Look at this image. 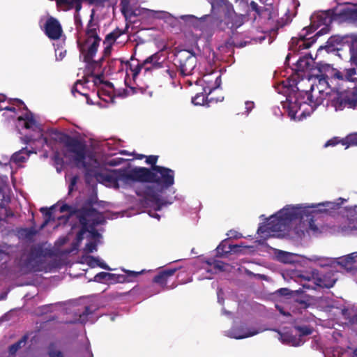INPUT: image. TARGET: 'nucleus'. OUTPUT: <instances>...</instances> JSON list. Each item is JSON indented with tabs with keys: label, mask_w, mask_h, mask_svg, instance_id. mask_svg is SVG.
Returning <instances> with one entry per match:
<instances>
[{
	"label": "nucleus",
	"mask_w": 357,
	"mask_h": 357,
	"mask_svg": "<svg viewBox=\"0 0 357 357\" xmlns=\"http://www.w3.org/2000/svg\"><path fill=\"white\" fill-rule=\"evenodd\" d=\"M98 30H99V24L94 22L93 14H91L85 31L86 38L80 47V52L83 54L84 62L93 69L101 67L105 58L110 55L112 49V45L107 44L104 48L102 57L98 61L93 59L101 41Z\"/></svg>",
	"instance_id": "1"
},
{
	"label": "nucleus",
	"mask_w": 357,
	"mask_h": 357,
	"mask_svg": "<svg viewBox=\"0 0 357 357\" xmlns=\"http://www.w3.org/2000/svg\"><path fill=\"white\" fill-rule=\"evenodd\" d=\"M326 93L327 105L330 104L336 111L345 107L355 109L357 107V93L354 89L338 91L331 90Z\"/></svg>",
	"instance_id": "2"
},
{
	"label": "nucleus",
	"mask_w": 357,
	"mask_h": 357,
	"mask_svg": "<svg viewBox=\"0 0 357 357\" xmlns=\"http://www.w3.org/2000/svg\"><path fill=\"white\" fill-rule=\"evenodd\" d=\"M308 82L314 79L322 86H328L332 79L344 80L343 73L333 66L319 62L311 69V73L308 75Z\"/></svg>",
	"instance_id": "3"
},
{
	"label": "nucleus",
	"mask_w": 357,
	"mask_h": 357,
	"mask_svg": "<svg viewBox=\"0 0 357 357\" xmlns=\"http://www.w3.org/2000/svg\"><path fill=\"white\" fill-rule=\"evenodd\" d=\"M308 82L314 79L322 86H328L332 79L344 80L343 73L333 66L319 62L311 69V73L308 75Z\"/></svg>",
	"instance_id": "4"
},
{
	"label": "nucleus",
	"mask_w": 357,
	"mask_h": 357,
	"mask_svg": "<svg viewBox=\"0 0 357 357\" xmlns=\"http://www.w3.org/2000/svg\"><path fill=\"white\" fill-rule=\"evenodd\" d=\"M123 174L122 169L99 172L87 168L85 176L87 182L89 176H93L98 182L107 187L119 189L120 186L125 188L124 179L122 178Z\"/></svg>",
	"instance_id": "5"
},
{
	"label": "nucleus",
	"mask_w": 357,
	"mask_h": 357,
	"mask_svg": "<svg viewBox=\"0 0 357 357\" xmlns=\"http://www.w3.org/2000/svg\"><path fill=\"white\" fill-rule=\"evenodd\" d=\"M79 220L81 225L97 226L102 222V217L99 211L93 207L92 200H87L77 211L72 212Z\"/></svg>",
	"instance_id": "6"
},
{
	"label": "nucleus",
	"mask_w": 357,
	"mask_h": 357,
	"mask_svg": "<svg viewBox=\"0 0 357 357\" xmlns=\"http://www.w3.org/2000/svg\"><path fill=\"white\" fill-rule=\"evenodd\" d=\"M196 54L188 50H175L174 63L182 76H188L192 73L197 66Z\"/></svg>",
	"instance_id": "7"
},
{
	"label": "nucleus",
	"mask_w": 357,
	"mask_h": 357,
	"mask_svg": "<svg viewBox=\"0 0 357 357\" xmlns=\"http://www.w3.org/2000/svg\"><path fill=\"white\" fill-rule=\"evenodd\" d=\"M60 142L63 144L67 151L73 153L74 160L77 163H82L83 167L87 169L85 162L86 156V145L79 139L72 137L68 134H61L59 137Z\"/></svg>",
	"instance_id": "8"
},
{
	"label": "nucleus",
	"mask_w": 357,
	"mask_h": 357,
	"mask_svg": "<svg viewBox=\"0 0 357 357\" xmlns=\"http://www.w3.org/2000/svg\"><path fill=\"white\" fill-rule=\"evenodd\" d=\"M245 18V15L235 12L232 4H227V7L223 8V17L218 26L222 30L229 29L234 33L244 24Z\"/></svg>",
	"instance_id": "9"
},
{
	"label": "nucleus",
	"mask_w": 357,
	"mask_h": 357,
	"mask_svg": "<svg viewBox=\"0 0 357 357\" xmlns=\"http://www.w3.org/2000/svg\"><path fill=\"white\" fill-rule=\"evenodd\" d=\"M335 13V8H333L314 15L311 18L310 29L312 31H314L318 27L324 26V27L319 31H320V36L327 33L329 31L331 24L333 21H337V17Z\"/></svg>",
	"instance_id": "10"
},
{
	"label": "nucleus",
	"mask_w": 357,
	"mask_h": 357,
	"mask_svg": "<svg viewBox=\"0 0 357 357\" xmlns=\"http://www.w3.org/2000/svg\"><path fill=\"white\" fill-rule=\"evenodd\" d=\"M122 169L123 170L122 178L124 179L125 188L132 181L151 183V179L154 176L151 169L146 167H134L130 170Z\"/></svg>",
	"instance_id": "11"
},
{
	"label": "nucleus",
	"mask_w": 357,
	"mask_h": 357,
	"mask_svg": "<svg viewBox=\"0 0 357 357\" xmlns=\"http://www.w3.org/2000/svg\"><path fill=\"white\" fill-rule=\"evenodd\" d=\"M153 178L151 183H156L162 189H167L174 183V172L167 167L154 166L151 167Z\"/></svg>",
	"instance_id": "12"
},
{
	"label": "nucleus",
	"mask_w": 357,
	"mask_h": 357,
	"mask_svg": "<svg viewBox=\"0 0 357 357\" xmlns=\"http://www.w3.org/2000/svg\"><path fill=\"white\" fill-rule=\"evenodd\" d=\"M137 196L143 197L145 200L155 204V211L161 210L163 206L169 204L170 202H165L160 197L159 194L154 187L142 184L135 190Z\"/></svg>",
	"instance_id": "13"
},
{
	"label": "nucleus",
	"mask_w": 357,
	"mask_h": 357,
	"mask_svg": "<svg viewBox=\"0 0 357 357\" xmlns=\"http://www.w3.org/2000/svg\"><path fill=\"white\" fill-rule=\"evenodd\" d=\"M309 32L300 33L297 37H293L289 43V50L294 53H298L301 50L310 48L320 36V31L317 32L313 36L307 37Z\"/></svg>",
	"instance_id": "14"
},
{
	"label": "nucleus",
	"mask_w": 357,
	"mask_h": 357,
	"mask_svg": "<svg viewBox=\"0 0 357 357\" xmlns=\"http://www.w3.org/2000/svg\"><path fill=\"white\" fill-rule=\"evenodd\" d=\"M289 225L283 220V218L277 213L275 215H272L268 219V223L259 227L258 234H266L270 235L271 232H284L287 230Z\"/></svg>",
	"instance_id": "15"
},
{
	"label": "nucleus",
	"mask_w": 357,
	"mask_h": 357,
	"mask_svg": "<svg viewBox=\"0 0 357 357\" xmlns=\"http://www.w3.org/2000/svg\"><path fill=\"white\" fill-rule=\"evenodd\" d=\"M307 90H301L297 86V91L287 97V107L290 115L294 116L301 109L302 104H306Z\"/></svg>",
	"instance_id": "16"
},
{
	"label": "nucleus",
	"mask_w": 357,
	"mask_h": 357,
	"mask_svg": "<svg viewBox=\"0 0 357 357\" xmlns=\"http://www.w3.org/2000/svg\"><path fill=\"white\" fill-rule=\"evenodd\" d=\"M44 32L50 40H59L62 36L63 29L59 20L50 16L44 24Z\"/></svg>",
	"instance_id": "17"
},
{
	"label": "nucleus",
	"mask_w": 357,
	"mask_h": 357,
	"mask_svg": "<svg viewBox=\"0 0 357 357\" xmlns=\"http://www.w3.org/2000/svg\"><path fill=\"white\" fill-rule=\"evenodd\" d=\"M335 12L338 22L357 21V8L338 5L335 7Z\"/></svg>",
	"instance_id": "18"
},
{
	"label": "nucleus",
	"mask_w": 357,
	"mask_h": 357,
	"mask_svg": "<svg viewBox=\"0 0 357 357\" xmlns=\"http://www.w3.org/2000/svg\"><path fill=\"white\" fill-rule=\"evenodd\" d=\"M178 268H166L158 272L153 278V282L159 284L166 289H172L174 287H168L167 282L174 276Z\"/></svg>",
	"instance_id": "19"
},
{
	"label": "nucleus",
	"mask_w": 357,
	"mask_h": 357,
	"mask_svg": "<svg viewBox=\"0 0 357 357\" xmlns=\"http://www.w3.org/2000/svg\"><path fill=\"white\" fill-rule=\"evenodd\" d=\"M306 104L312 108L323 104L325 97L320 96L316 91L314 84H311L310 90H307Z\"/></svg>",
	"instance_id": "20"
},
{
	"label": "nucleus",
	"mask_w": 357,
	"mask_h": 357,
	"mask_svg": "<svg viewBox=\"0 0 357 357\" xmlns=\"http://www.w3.org/2000/svg\"><path fill=\"white\" fill-rule=\"evenodd\" d=\"M18 122L23 123V127L26 129H30L33 131H40V125L34 119L33 114L31 112H26L24 116L17 118Z\"/></svg>",
	"instance_id": "21"
},
{
	"label": "nucleus",
	"mask_w": 357,
	"mask_h": 357,
	"mask_svg": "<svg viewBox=\"0 0 357 357\" xmlns=\"http://www.w3.org/2000/svg\"><path fill=\"white\" fill-rule=\"evenodd\" d=\"M278 213L289 225L292 220L301 217L300 211L297 207H284Z\"/></svg>",
	"instance_id": "22"
},
{
	"label": "nucleus",
	"mask_w": 357,
	"mask_h": 357,
	"mask_svg": "<svg viewBox=\"0 0 357 357\" xmlns=\"http://www.w3.org/2000/svg\"><path fill=\"white\" fill-rule=\"evenodd\" d=\"M335 282L336 279L333 278V274L331 273L315 278V282H317L316 284L317 285V288L330 289L333 287Z\"/></svg>",
	"instance_id": "23"
},
{
	"label": "nucleus",
	"mask_w": 357,
	"mask_h": 357,
	"mask_svg": "<svg viewBox=\"0 0 357 357\" xmlns=\"http://www.w3.org/2000/svg\"><path fill=\"white\" fill-rule=\"evenodd\" d=\"M349 45V61L357 68V37H350L347 39Z\"/></svg>",
	"instance_id": "24"
},
{
	"label": "nucleus",
	"mask_w": 357,
	"mask_h": 357,
	"mask_svg": "<svg viewBox=\"0 0 357 357\" xmlns=\"http://www.w3.org/2000/svg\"><path fill=\"white\" fill-rule=\"evenodd\" d=\"M311 63H314L311 54H306L297 60L295 70L304 72L310 68Z\"/></svg>",
	"instance_id": "25"
},
{
	"label": "nucleus",
	"mask_w": 357,
	"mask_h": 357,
	"mask_svg": "<svg viewBox=\"0 0 357 357\" xmlns=\"http://www.w3.org/2000/svg\"><path fill=\"white\" fill-rule=\"evenodd\" d=\"M242 247L238 245H228L227 244L226 241H222L219 245L217 247V256L222 257L225 254L230 253V252H237L239 250V248Z\"/></svg>",
	"instance_id": "26"
},
{
	"label": "nucleus",
	"mask_w": 357,
	"mask_h": 357,
	"mask_svg": "<svg viewBox=\"0 0 357 357\" xmlns=\"http://www.w3.org/2000/svg\"><path fill=\"white\" fill-rule=\"evenodd\" d=\"M33 151H29L26 147L15 152L11 156V161L17 165L26 162Z\"/></svg>",
	"instance_id": "27"
},
{
	"label": "nucleus",
	"mask_w": 357,
	"mask_h": 357,
	"mask_svg": "<svg viewBox=\"0 0 357 357\" xmlns=\"http://www.w3.org/2000/svg\"><path fill=\"white\" fill-rule=\"evenodd\" d=\"M293 233L298 238H302L305 237V234H307L305 220H301L294 227Z\"/></svg>",
	"instance_id": "28"
},
{
	"label": "nucleus",
	"mask_w": 357,
	"mask_h": 357,
	"mask_svg": "<svg viewBox=\"0 0 357 357\" xmlns=\"http://www.w3.org/2000/svg\"><path fill=\"white\" fill-rule=\"evenodd\" d=\"M221 75L217 73H215L214 81L213 82L212 85L204 86L202 90H204L206 93L210 94L214 90L219 88L221 85Z\"/></svg>",
	"instance_id": "29"
},
{
	"label": "nucleus",
	"mask_w": 357,
	"mask_h": 357,
	"mask_svg": "<svg viewBox=\"0 0 357 357\" xmlns=\"http://www.w3.org/2000/svg\"><path fill=\"white\" fill-rule=\"evenodd\" d=\"M123 33V31L121 29L116 28L114 31L107 34L104 40V43L113 45L116 40Z\"/></svg>",
	"instance_id": "30"
},
{
	"label": "nucleus",
	"mask_w": 357,
	"mask_h": 357,
	"mask_svg": "<svg viewBox=\"0 0 357 357\" xmlns=\"http://www.w3.org/2000/svg\"><path fill=\"white\" fill-rule=\"evenodd\" d=\"M28 339V336L24 335L22 338L14 344H11L8 348V351L10 355H14L17 351L25 344Z\"/></svg>",
	"instance_id": "31"
},
{
	"label": "nucleus",
	"mask_w": 357,
	"mask_h": 357,
	"mask_svg": "<svg viewBox=\"0 0 357 357\" xmlns=\"http://www.w3.org/2000/svg\"><path fill=\"white\" fill-rule=\"evenodd\" d=\"M208 95L204 90L201 93H197L195 96L192 98V104L195 105H204L207 100Z\"/></svg>",
	"instance_id": "32"
},
{
	"label": "nucleus",
	"mask_w": 357,
	"mask_h": 357,
	"mask_svg": "<svg viewBox=\"0 0 357 357\" xmlns=\"http://www.w3.org/2000/svg\"><path fill=\"white\" fill-rule=\"evenodd\" d=\"M305 222L308 235H310V232H312L313 234L319 232V229L318 226L315 224L314 220L313 219L312 217H307V220H305Z\"/></svg>",
	"instance_id": "33"
},
{
	"label": "nucleus",
	"mask_w": 357,
	"mask_h": 357,
	"mask_svg": "<svg viewBox=\"0 0 357 357\" xmlns=\"http://www.w3.org/2000/svg\"><path fill=\"white\" fill-rule=\"evenodd\" d=\"M313 79L314 81L312 84H314L317 92L320 96H323L324 97H325V99H326L328 98V96H326V93L328 91H331V90H332L331 89L330 84L328 86H322L319 84V82L317 80H315L314 79Z\"/></svg>",
	"instance_id": "34"
},
{
	"label": "nucleus",
	"mask_w": 357,
	"mask_h": 357,
	"mask_svg": "<svg viewBox=\"0 0 357 357\" xmlns=\"http://www.w3.org/2000/svg\"><path fill=\"white\" fill-rule=\"evenodd\" d=\"M339 144H341L342 145L345 146L346 149L348 148L347 144H346L345 137L341 139L339 137H334L332 139L328 140L326 142L324 146L325 147L334 146H336V145H337Z\"/></svg>",
	"instance_id": "35"
},
{
	"label": "nucleus",
	"mask_w": 357,
	"mask_h": 357,
	"mask_svg": "<svg viewBox=\"0 0 357 357\" xmlns=\"http://www.w3.org/2000/svg\"><path fill=\"white\" fill-rule=\"evenodd\" d=\"M294 329L298 333L300 337L309 335L313 331L312 327L308 326H295Z\"/></svg>",
	"instance_id": "36"
},
{
	"label": "nucleus",
	"mask_w": 357,
	"mask_h": 357,
	"mask_svg": "<svg viewBox=\"0 0 357 357\" xmlns=\"http://www.w3.org/2000/svg\"><path fill=\"white\" fill-rule=\"evenodd\" d=\"M158 56L157 54H154L150 56H149L148 58H146L143 62H144V64H145V66L146 64H151V67L153 68H158L160 67V63L158 62Z\"/></svg>",
	"instance_id": "37"
},
{
	"label": "nucleus",
	"mask_w": 357,
	"mask_h": 357,
	"mask_svg": "<svg viewBox=\"0 0 357 357\" xmlns=\"http://www.w3.org/2000/svg\"><path fill=\"white\" fill-rule=\"evenodd\" d=\"M273 9L271 3H266L263 8L262 14L259 18L271 20L272 18Z\"/></svg>",
	"instance_id": "38"
},
{
	"label": "nucleus",
	"mask_w": 357,
	"mask_h": 357,
	"mask_svg": "<svg viewBox=\"0 0 357 357\" xmlns=\"http://www.w3.org/2000/svg\"><path fill=\"white\" fill-rule=\"evenodd\" d=\"M316 283L315 277L313 276L312 279L305 278V281L302 283V287L303 289L316 290L318 289Z\"/></svg>",
	"instance_id": "39"
},
{
	"label": "nucleus",
	"mask_w": 357,
	"mask_h": 357,
	"mask_svg": "<svg viewBox=\"0 0 357 357\" xmlns=\"http://www.w3.org/2000/svg\"><path fill=\"white\" fill-rule=\"evenodd\" d=\"M346 144L348 148L357 146V132L350 133L345 137Z\"/></svg>",
	"instance_id": "40"
},
{
	"label": "nucleus",
	"mask_w": 357,
	"mask_h": 357,
	"mask_svg": "<svg viewBox=\"0 0 357 357\" xmlns=\"http://www.w3.org/2000/svg\"><path fill=\"white\" fill-rule=\"evenodd\" d=\"M357 257V252H353L350 255H348L345 258L342 259L340 264L342 266H347L352 264L355 262V257Z\"/></svg>",
	"instance_id": "41"
},
{
	"label": "nucleus",
	"mask_w": 357,
	"mask_h": 357,
	"mask_svg": "<svg viewBox=\"0 0 357 357\" xmlns=\"http://www.w3.org/2000/svg\"><path fill=\"white\" fill-rule=\"evenodd\" d=\"M93 313L89 306H86L84 311L79 316V321L86 323L88 320L89 315Z\"/></svg>",
	"instance_id": "42"
},
{
	"label": "nucleus",
	"mask_w": 357,
	"mask_h": 357,
	"mask_svg": "<svg viewBox=\"0 0 357 357\" xmlns=\"http://www.w3.org/2000/svg\"><path fill=\"white\" fill-rule=\"evenodd\" d=\"M264 6H259L255 1H252L250 3V8L251 11H253L256 13L257 16L258 17H260L261 15L262 14Z\"/></svg>",
	"instance_id": "43"
},
{
	"label": "nucleus",
	"mask_w": 357,
	"mask_h": 357,
	"mask_svg": "<svg viewBox=\"0 0 357 357\" xmlns=\"http://www.w3.org/2000/svg\"><path fill=\"white\" fill-rule=\"evenodd\" d=\"M214 75L215 73H211L210 74L204 75L202 79H199L197 81V84L204 82L206 86L212 85L213 82L214 81Z\"/></svg>",
	"instance_id": "44"
},
{
	"label": "nucleus",
	"mask_w": 357,
	"mask_h": 357,
	"mask_svg": "<svg viewBox=\"0 0 357 357\" xmlns=\"http://www.w3.org/2000/svg\"><path fill=\"white\" fill-rule=\"evenodd\" d=\"M77 208L73 206H71L67 204H63L59 208L60 213H64L68 211L69 213L67 218L68 219L70 217H72L75 215V214H73L72 212L74 211H77Z\"/></svg>",
	"instance_id": "45"
},
{
	"label": "nucleus",
	"mask_w": 357,
	"mask_h": 357,
	"mask_svg": "<svg viewBox=\"0 0 357 357\" xmlns=\"http://www.w3.org/2000/svg\"><path fill=\"white\" fill-rule=\"evenodd\" d=\"M212 8L215 7H227V4H231L228 0H211Z\"/></svg>",
	"instance_id": "46"
},
{
	"label": "nucleus",
	"mask_w": 357,
	"mask_h": 357,
	"mask_svg": "<svg viewBox=\"0 0 357 357\" xmlns=\"http://www.w3.org/2000/svg\"><path fill=\"white\" fill-rule=\"evenodd\" d=\"M54 347V344H51L48 348L47 354L49 357H64L62 351L59 350H54L52 347Z\"/></svg>",
	"instance_id": "47"
},
{
	"label": "nucleus",
	"mask_w": 357,
	"mask_h": 357,
	"mask_svg": "<svg viewBox=\"0 0 357 357\" xmlns=\"http://www.w3.org/2000/svg\"><path fill=\"white\" fill-rule=\"evenodd\" d=\"M107 276H109V273L100 272L94 276L93 280L96 282H103L104 280H107Z\"/></svg>",
	"instance_id": "48"
},
{
	"label": "nucleus",
	"mask_w": 357,
	"mask_h": 357,
	"mask_svg": "<svg viewBox=\"0 0 357 357\" xmlns=\"http://www.w3.org/2000/svg\"><path fill=\"white\" fill-rule=\"evenodd\" d=\"M55 208V205L52 206L50 208L43 207L40 209V212L44 215L45 218H52V210Z\"/></svg>",
	"instance_id": "49"
},
{
	"label": "nucleus",
	"mask_w": 357,
	"mask_h": 357,
	"mask_svg": "<svg viewBox=\"0 0 357 357\" xmlns=\"http://www.w3.org/2000/svg\"><path fill=\"white\" fill-rule=\"evenodd\" d=\"M81 229L77 232L76 235V240L78 243H80L84 239V235L87 231L89 230V228L84 225H81Z\"/></svg>",
	"instance_id": "50"
},
{
	"label": "nucleus",
	"mask_w": 357,
	"mask_h": 357,
	"mask_svg": "<svg viewBox=\"0 0 357 357\" xmlns=\"http://www.w3.org/2000/svg\"><path fill=\"white\" fill-rule=\"evenodd\" d=\"M356 74V69L355 68H350L345 69V74L343 75L344 79L351 80L352 77Z\"/></svg>",
	"instance_id": "51"
},
{
	"label": "nucleus",
	"mask_w": 357,
	"mask_h": 357,
	"mask_svg": "<svg viewBox=\"0 0 357 357\" xmlns=\"http://www.w3.org/2000/svg\"><path fill=\"white\" fill-rule=\"evenodd\" d=\"M145 64H144V62L142 63H140V64H138L137 66H136L135 67L134 69H132V75H133V77H135L136 76H137L139 75V73H140V70H142V68H144L146 70H149L151 69V67H147L146 68L145 67Z\"/></svg>",
	"instance_id": "52"
},
{
	"label": "nucleus",
	"mask_w": 357,
	"mask_h": 357,
	"mask_svg": "<svg viewBox=\"0 0 357 357\" xmlns=\"http://www.w3.org/2000/svg\"><path fill=\"white\" fill-rule=\"evenodd\" d=\"M97 250V245L95 242H89L86 244L84 250L86 252L91 253Z\"/></svg>",
	"instance_id": "53"
},
{
	"label": "nucleus",
	"mask_w": 357,
	"mask_h": 357,
	"mask_svg": "<svg viewBox=\"0 0 357 357\" xmlns=\"http://www.w3.org/2000/svg\"><path fill=\"white\" fill-rule=\"evenodd\" d=\"M295 303L297 307L303 310H306L310 306V303L307 301L302 299H296Z\"/></svg>",
	"instance_id": "54"
},
{
	"label": "nucleus",
	"mask_w": 357,
	"mask_h": 357,
	"mask_svg": "<svg viewBox=\"0 0 357 357\" xmlns=\"http://www.w3.org/2000/svg\"><path fill=\"white\" fill-rule=\"evenodd\" d=\"M78 84H82V81L81 79L77 80L76 82L75 83L73 87L72 88L71 92H72L73 95L75 96V93H78L80 95L84 96H85V97H86L88 98V96H89L88 94L82 93V92H81V91L77 90V86Z\"/></svg>",
	"instance_id": "55"
},
{
	"label": "nucleus",
	"mask_w": 357,
	"mask_h": 357,
	"mask_svg": "<svg viewBox=\"0 0 357 357\" xmlns=\"http://www.w3.org/2000/svg\"><path fill=\"white\" fill-rule=\"evenodd\" d=\"M292 291L288 288H280L277 290L275 294L280 296H288L291 295Z\"/></svg>",
	"instance_id": "56"
},
{
	"label": "nucleus",
	"mask_w": 357,
	"mask_h": 357,
	"mask_svg": "<svg viewBox=\"0 0 357 357\" xmlns=\"http://www.w3.org/2000/svg\"><path fill=\"white\" fill-rule=\"evenodd\" d=\"M79 180V176L77 175L73 176L70 178V182L68 186V193H71L74 190V187L77 184V181Z\"/></svg>",
	"instance_id": "57"
},
{
	"label": "nucleus",
	"mask_w": 357,
	"mask_h": 357,
	"mask_svg": "<svg viewBox=\"0 0 357 357\" xmlns=\"http://www.w3.org/2000/svg\"><path fill=\"white\" fill-rule=\"evenodd\" d=\"M158 159V155H149L146 157V162L149 165H151V167H154V166H157L156 163H157Z\"/></svg>",
	"instance_id": "58"
},
{
	"label": "nucleus",
	"mask_w": 357,
	"mask_h": 357,
	"mask_svg": "<svg viewBox=\"0 0 357 357\" xmlns=\"http://www.w3.org/2000/svg\"><path fill=\"white\" fill-rule=\"evenodd\" d=\"M132 282L131 279L128 278V275L123 274H116V282L124 283V282Z\"/></svg>",
	"instance_id": "59"
},
{
	"label": "nucleus",
	"mask_w": 357,
	"mask_h": 357,
	"mask_svg": "<svg viewBox=\"0 0 357 357\" xmlns=\"http://www.w3.org/2000/svg\"><path fill=\"white\" fill-rule=\"evenodd\" d=\"M87 264L91 267H95L96 265V263L99 262V259L94 257L93 256H88L87 257Z\"/></svg>",
	"instance_id": "60"
},
{
	"label": "nucleus",
	"mask_w": 357,
	"mask_h": 357,
	"mask_svg": "<svg viewBox=\"0 0 357 357\" xmlns=\"http://www.w3.org/2000/svg\"><path fill=\"white\" fill-rule=\"evenodd\" d=\"M255 334H257V332L244 333L242 334H236L235 335H234V337H235L236 339H243L255 335Z\"/></svg>",
	"instance_id": "61"
},
{
	"label": "nucleus",
	"mask_w": 357,
	"mask_h": 357,
	"mask_svg": "<svg viewBox=\"0 0 357 357\" xmlns=\"http://www.w3.org/2000/svg\"><path fill=\"white\" fill-rule=\"evenodd\" d=\"M96 226H89V230L87 231L89 232L93 237H99L100 235L96 229Z\"/></svg>",
	"instance_id": "62"
},
{
	"label": "nucleus",
	"mask_w": 357,
	"mask_h": 357,
	"mask_svg": "<svg viewBox=\"0 0 357 357\" xmlns=\"http://www.w3.org/2000/svg\"><path fill=\"white\" fill-rule=\"evenodd\" d=\"M123 271L126 272V275H128V279H130V278L137 277V276L139 275L143 272V271L136 272V271H125V270H123Z\"/></svg>",
	"instance_id": "63"
},
{
	"label": "nucleus",
	"mask_w": 357,
	"mask_h": 357,
	"mask_svg": "<svg viewBox=\"0 0 357 357\" xmlns=\"http://www.w3.org/2000/svg\"><path fill=\"white\" fill-rule=\"evenodd\" d=\"M0 207L4 208L5 204V193L2 188L0 187Z\"/></svg>",
	"instance_id": "64"
}]
</instances>
